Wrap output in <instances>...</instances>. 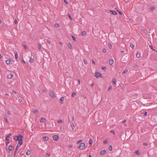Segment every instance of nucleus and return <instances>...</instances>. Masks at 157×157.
Listing matches in <instances>:
<instances>
[{"label": "nucleus", "mask_w": 157, "mask_h": 157, "mask_svg": "<svg viewBox=\"0 0 157 157\" xmlns=\"http://www.w3.org/2000/svg\"><path fill=\"white\" fill-rule=\"evenodd\" d=\"M92 140H91V139H90V141H89V143L90 144V145L91 146V145H92Z\"/></svg>", "instance_id": "nucleus-41"}, {"label": "nucleus", "mask_w": 157, "mask_h": 157, "mask_svg": "<svg viewBox=\"0 0 157 157\" xmlns=\"http://www.w3.org/2000/svg\"><path fill=\"white\" fill-rule=\"evenodd\" d=\"M134 153H135L136 155H139L140 154V153L138 151H136Z\"/></svg>", "instance_id": "nucleus-32"}, {"label": "nucleus", "mask_w": 157, "mask_h": 157, "mask_svg": "<svg viewBox=\"0 0 157 157\" xmlns=\"http://www.w3.org/2000/svg\"><path fill=\"white\" fill-rule=\"evenodd\" d=\"M26 154L27 155H29L30 154V151L29 150H28L26 152Z\"/></svg>", "instance_id": "nucleus-22"}, {"label": "nucleus", "mask_w": 157, "mask_h": 157, "mask_svg": "<svg viewBox=\"0 0 157 157\" xmlns=\"http://www.w3.org/2000/svg\"><path fill=\"white\" fill-rule=\"evenodd\" d=\"M147 112H145L144 114V115L145 116H147Z\"/></svg>", "instance_id": "nucleus-59"}, {"label": "nucleus", "mask_w": 157, "mask_h": 157, "mask_svg": "<svg viewBox=\"0 0 157 157\" xmlns=\"http://www.w3.org/2000/svg\"><path fill=\"white\" fill-rule=\"evenodd\" d=\"M33 112L35 114H38L39 113V111L38 109L33 110Z\"/></svg>", "instance_id": "nucleus-8"}, {"label": "nucleus", "mask_w": 157, "mask_h": 157, "mask_svg": "<svg viewBox=\"0 0 157 157\" xmlns=\"http://www.w3.org/2000/svg\"><path fill=\"white\" fill-rule=\"evenodd\" d=\"M54 26L56 27H58L59 26V25L58 23H56L54 25Z\"/></svg>", "instance_id": "nucleus-34"}, {"label": "nucleus", "mask_w": 157, "mask_h": 157, "mask_svg": "<svg viewBox=\"0 0 157 157\" xmlns=\"http://www.w3.org/2000/svg\"><path fill=\"white\" fill-rule=\"evenodd\" d=\"M17 152H16V151H14V157H16V155Z\"/></svg>", "instance_id": "nucleus-47"}, {"label": "nucleus", "mask_w": 157, "mask_h": 157, "mask_svg": "<svg viewBox=\"0 0 157 157\" xmlns=\"http://www.w3.org/2000/svg\"><path fill=\"white\" fill-rule=\"evenodd\" d=\"M22 46L25 49H26L27 48V46L23 44Z\"/></svg>", "instance_id": "nucleus-37"}, {"label": "nucleus", "mask_w": 157, "mask_h": 157, "mask_svg": "<svg viewBox=\"0 0 157 157\" xmlns=\"http://www.w3.org/2000/svg\"><path fill=\"white\" fill-rule=\"evenodd\" d=\"M12 135V134L11 133H9V134H7L6 135L5 139L6 140H9L10 136Z\"/></svg>", "instance_id": "nucleus-3"}, {"label": "nucleus", "mask_w": 157, "mask_h": 157, "mask_svg": "<svg viewBox=\"0 0 157 157\" xmlns=\"http://www.w3.org/2000/svg\"><path fill=\"white\" fill-rule=\"evenodd\" d=\"M34 61V60L32 58H31L30 59V60H29V62L30 63H32Z\"/></svg>", "instance_id": "nucleus-23"}, {"label": "nucleus", "mask_w": 157, "mask_h": 157, "mask_svg": "<svg viewBox=\"0 0 157 157\" xmlns=\"http://www.w3.org/2000/svg\"><path fill=\"white\" fill-rule=\"evenodd\" d=\"M86 34V31H83L82 33V36L85 35Z\"/></svg>", "instance_id": "nucleus-19"}, {"label": "nucleus", "mask_w": 157, "mask_h": 157, "mask_svg": "<svg viewBox=\"0 0 157 157\" xmlns=\"http://www.w3.org/2000/svg\"><path fill=\"white\" fill-rule=\"evenodd\" d=\"M110 132L111 133H113V134H115V132L113 130H111L110 131Z\"/></svg>", "instance_id": "nucleus-39"}, {"label": "nucleus", "mask_w": 157, "mask_h": 157, "mask_svg": "<svg viewBox=\"0 0 157 157\" xmlns=\"http://www.w3.org/2000/svg\"><path fill=\"white\" fill-rule=\"evenodd\" d=\"M9 154L10 155H11V154H12V153L11 152V151H9Z\"/></svg>", "instance_id": "nucleus-62"}, {"label": "nucleus", "mask_w": 157, "mask_h": 157, "mask_svg": "<svg viewBox=\"0 0 157 157\" xmlns=\"http://www.w3.org/2000/svg\"><path fill=\"white\" fill-rule=\"evenodd\" d=\"M13 77V74H10L7 75V78L9 79H12Z\"/></svg>", "instance_id": "nucleus-7"}, {"label": "nucleus", "mask_w": 157, "mask_h": 157, "mask_svg": "<svg viewBox=\"0 0 157 157\" xmlns=\"http://www.w3.org/2000/svg\"><path fill=\"white\" fill-rule=\"evenodd\" d=\"M136 56L137 58H139L140 57V53L138 52L136 54Z\"/></svg>", "instance_id": "nucleus-18"}, {"label": "nucleus", "mask_w": 157, "mask_h": 157, "mask_svg": "<svg viewBox=\"0 0 157 157\" xmlns=\"http://www.w3.org/2000/svg\"><path fill=\"white\" fill-rule=\"evenodd\" d=\"M64 100V97H62L60 99H59V101L61 104H62L63 101Z\"/></svg>", "instance_id": "nucleus-10"}, {"label": "nucleus", "mask_w": 157, "mask_h": 157, "mask_svg": "<svg viewBox=\"0 0 157 157\" xmlns=\"http://www.w3.org/2000/svg\"><path fill=\"white\" fill-rule=\"evenodd\" d=\"M108 46H109V48H112V45L111 44H110V43H109V44H108Z\"/></svg>", "instance_id": "nucleus-42"}, {"label": "nucleus", "mask_w": 157, "mask_h": 157, "mask_svg": "<svg viewBox=\"0 0 157 157\" xmlns=\"http://www.w3.org/2000/svg\"><path fill=\"white\" fill-rule=\"evenodd\" d=\"M126 120H124V121H122V123L123 124H124V125L125 126H126L127 125L126 124H125V123L126 122Z\"/></svg>", "instance_id": "nucleus-33"}, {"label": "nucleus", "mask_w": 157, "mask_h": 157, "mask_svg": "<svg viewBox=\"0 0 157 157\" xmlns=\"http://www.w3.org/2000/svg\"><path fill=\"white\" fill-rule=\"evenodd\" d=\"M64 2L67 4H68V2L66 0H64Z\"/></svg>", "instance_id": "nucleus-48"}, {"label": "nucleus", "mask_w": 157, "mask_h": 157, "mask_svg": "<svg viewBox=\"0 0 157 157\" xmlns=\"http://www.w3.org/2000/svg\"><path fill=\"white\" fill-rule=\"evenodd\" d=\"M50 95L51 96L52 98H54L55 97V95L52 92H51L50 93Z\"/></svg>", "instance_id": "nucleus-12"}, {"label": "nucleus", "mask_w": 157, "mask_h": 157, "mask_svg": "<svg viewBox=\"0 0 157 157\" xmlns=\"http://www.w3.org/2000/svg\"><path fill=\"white\" fill-rule=\"evenodd\" d=\"M149 47L151 49H152V50H154V51H155V50L154 49V48H153V47H152V46H151V45H150V46H149Z\"/></svg>", "instance_id": "nucleus-38"}, {"label": "nucleus", "mask_w": 157, "mask_h": 157, "mask_svg": "<svg viewBox=\"0 0 157 157\" xmlns=\"http://www.w3.org/2000/svg\"><path fill=\"white\" fill-rule=\"evenodd\" d=\"M73 146L72 145H69V147L70 148H71Z\"/></svg>", "instance_id": "nucleus-58"}, {"label": "nucleus", "mask_w": 157, "mask_h": 157, "mask_svg": "<svg viewBox=\"0 0 157 157\" xmlns=\"http://www.w3.org/2000/svg\"><path fill=\"white\" fill-rule=\"evenodd\" d=\"M92 63L94 64V65L96 64V63L94 61V60H92Z\"/></svg>", "instance_id": "nucleus-52"}, {"label": "nucleus", "mask_w": 157, "mask_h": 157, "mask_svg": "<svg viewBox=\"0 0 157 157\" xmlns=\"http://www.w3.org/2000/svg\"><path fill=\"white\" fill-rule=\"evenodd\" d=\"M143 144L145 145H147V143H144Z\"/></svg>", "instance_id": "nucleus-60"}, {"label": "nucleus", "mask_w": 157, "mask_h": 157, "mask_svg": "<svg viewBox=\"0 0 157 157\" xmlns=\"http://www.w3.org/2000/svg\"><path fill=\"white\" fill-rule=\"evenodd\" d=\"M23 136L21 135H20L19 136H15L13 137V139L15 141H18V144L20 145H21L23 143Z\"/></svg>", "instance_id": "nucleus-1"}, {"label": "nucleus", "mask_w": 157, "mask_h": 157, "mask_svg": "<svg viewBox=\"0 0 157 157\" xmlns=\"http://www.w3.org/2000/svg\"><path fill=\"white\" fill-rule=\"evenodd\" d=\"M11 62V60L10 59H8V60L6 61V63L7 64H10Z\"/></svg>", "instance_id": "nucleus-15"}, {"label": "nucleus", "mask_w": 157, "mask_h": 157, "mask_svg": "<svg viewBox=\"0 0 157 157\" xmlns=\"http://www.w3.org/2000/svg\"><path fill=\"white\" fill-rule=\"evenodd\" d=\"M68 47H69V48L70 49L71 48H72V45L70 43H69L68 44Z\"/></svg>", "instance_id": "nucleus-25"}, {"label": "nucleus", "mask_w": 157, "mask_h": 157, "mask_svg": "<svg viewBox=\"0 0 157 157\" xmlns=\"http://www.w3.org/2000/svg\"><path fill=\"white\" fill-rule=\"evenodd\" d=\"M113 83V84H115L116 83V80L115 79H113L112 81Z\"/></svg>", "instance_id": "nucleus-31"}, {"label": "nucleus", "mask_w": 157, "mask_h": 157, "mask_svg": "<svg viewBox=\"0 0 157 157\" xmlns=\"http://www.w3.org/2000/svg\"><path fill=\"white\" fill-rule=\"evenodd\" d=\"M14 23L15 24H17V20L16 19L14 20Z\"/></svg>", "instance_id": "nucleus-50"}, {"label": "nucleus", "mask_w": 157, "mask_h": 157, "mask_svg": "<svg viewBox=\"0 0 157 157\" xmlns=\"http://www.w3.org/2000/svg\"><path fill=\"white\" fill-rule=\"evenodd\" d=\"M78 84H80V80H78Z\"/></svg>", "instance_id": "nucleus-64"}, {"label": "nucleus", "mask_w": 157, "mask_h": 157, "mask_svg": "<svg viewBox=\"0 0 157 157\" xmlns=\"http://www.w3.org/2000/svg\"><path fill=\"white\" fill-rule=\"evenodd\" d=\"M150 9L152 11L154 10V9H155V8L154 7L152 6L151 7Z\"/></svg>", "instance_id": "nucleus-30"}, {"label": "nucleus", "mask_w": 157, "mask_h": 157, "mask_svg": "<svg viewBox=\"0 0 157 157\" xmlns=\"http://www.w3.org/2000/svg\"><path fill=\"white\" fill-rule=\"evenodd\" d=\"M109 12H111V14L113 15H116L117 14V12L115 11H113L111 10H109L107 12V13H109Z\"/></svg>", "instance_id": "nucleus-5"}, {"label": "nucleus", "mask_w": 157, "mask_h": 157, "mask_svg": "<svg viewBox=\"0 0 157 157\" xmlns=\"http://www.w3.org/2000/svg\"><path fill=\"white\" fill-rule=\"evenodd\" d=\"M41 46L40 43L38 44V48L39 50H40L41 48Z\"/></svg>", "instance_id": "nucleus-21"}, {"label": "nucleus", "mask_w": 157, "mask_h": 157, "mask_svg": "<svg viewBox=\"0 0 157 157\" xmlns=\"http://www.w3.org/2000/svg\"><path fill=\"white\" fill-rule=\"evenodd\" d=\"M130 47L132 49H134V46L133 44H131Z\"/></svg>", "instance_id": "nucleus-40"}, {"label": "nucleus", "mask_w": 157, "mask_h": 157, "mask_svg": "<svg viewBox=\"0 0 157 157\" xmlns=\"http://www.w3.org/2000/svg\"><path fill=\"white\" fill-rule=\"evenodd\" d=\"M5 121L6 122V123H8V121L7 119L6 118H5Z\"/></svg>", "instance_id": "nucleus-53"}, {"label": "nucleus", "mask_w": 157, "mask_h": 157, "mask_svg": "<svg viewBox=\"0 0 157 157\" xmlns=\"http://www.w3.org/2000/svg\"><path fill=\"white\" fill-rule=\"evenodd\" d=\"M63 122V121L61 120H60L57 121V123H62Z\"/></svg>", "instance_id": "nucleus-26"}, {"label": "nucleus", "mask_w": 157, "mask_h": 157, "mask_svg": "<svg viewBox=\"0 0 157 157\" xmlns=\"http://www.w3.org/2000/svg\"><path fill=\"white\" fill-rule=\"evenodd\" d=\"M103 143L104 144H105L107 143V141L106 140L104 141Z\"/></svg>", "instance_id": "nucleus-55"}, {"label": "nucleus", "mask_w": 157, "mask_h": 157, "mask_svg": "<svg viewBox=\"0 0 157 157\" xmlns=\"http://www.w3.org/2000/svg\"><path fill=\"white\" fill-rule=\"evenodd\" d=\"M68 16L69 17V18L71 20H72V19L71 17V16H70V15L69 14H68Z\"/></svg>", "instance_id": "nucleus-49"}, {"label": "nucleus", "mask_w": 157, "mask_h": 157, "mask_svg": "<svg viewBox=\"0 0 157 157\" xmlns=\"http://www.w3.org/2000/svg\"><path fill=\"white\" fill-rule=\"evenodd\" d=\"M13 92L14 93L16 94V92L15 90H13Z\"/></svg>", "instance_id": "nucleus-63"}, {"label": "nucleus", "mask_w": 157, "mask_h": 157, "mask_svg": "<svg viewBox=\"0 0 157 157\" xmlns=\"http://www.w3.org/2000/svg\"><path fill=\"white\" fill-rule=\"evenodd\" d=\"M7 113H8V114H9V115H10V114H11V113H10V111H8L7 112Z\"/></svg>", "instance_id": "nucleus-57"}, {"label": "nucleus", "mask_w": 157, "mask_h": 157, "mask_svg": "<svg viewBox=\"0 0 157 157\" xmlns=\"http://www.w3.org/2000/svg\"><path fill=\"white\" fill-rule=\"evenodd\" d=\"M59 139V136H58L55 135L53 137V139L54 140L57 141Z\"/></svg>", "instance_id": "nucleus-6"}, {"label": "nucleus", "mask_w": 157, "mask_h": 157, "mask_svg": "<svg viewBox=\"0 0 157 157\" xmlns=\"http://www.w3.org/2000/svg\"><path fill=\"white\" fill-rule=\"evenodd\" d=\"M117 11H118V13L120 14H121V15H122V13L121 12V11H119V10H117Z\"/></svg>", "instance_id": "nucleus-51"}, {"label": "nucleus", "mask_w": 157, "mask_h": 157, "mask_svg": "<svg viewBox=\"0 0 157 157\" xmlns=\"http://www.w3.org/2000/svg\"><path fill=\"white\" fill-rule=\"evenodd\" d=\"M45 121V119L44 118H41L40 120V121L41 122H44Z\"/></svg>", "instance_id": "nucleus-17"}, {"label": "nucleus", "mask_w": 157, "mask_h": 157, "mask_svg": "<svg viewBox=\"0 0 157 157\" xmlns=\"http://www.w3.org/2000/svg\"><path fill=\"white\" fill-rule=\"evenodd\" d=\"M19 144H18L17 145L16 148L15 149V151H16L17 152V150H18V148H19V147L21 145H20V144H19Z\"/></svg>", "instance_id": "nucleus-11"}, {"label": "nucleus", "mask_w": 157, "mask_h": 157, "mask_svg": "<svg viewBox=\"0 0 157 157\" xmlns=\"http://www.w3.org/2000/svg\"><path fill=\"white\" fill-rule=\"evenodd\" d=\"M83 61H84V62L85 64H86L87 63L86 60H85V59H84Z\"/></svg>", "instance_id": "nucleus-45"}, {"label": "nucleus", "mask_w": 157, "mask_h": 157, "mask_svg": "<svg viewBox=\"0 0 157 157\" xmlns=\"http://www.w3.org/2000/svg\"><path fill=\"white\" fill-rule=\"evenodd\" d=\"M109 150L110 151H111L112 150V147L111 145H109Z\"/></svg>", "instance_id": "nucleus-27"}, {"label": "nucleus", "mask_w": 157, "mask_h": 157, "mask_svg": "<svg viewBox=\"0 0 157 157\" xmlns=\"http://www.w3.org/2000/svg\"><path fill=\"white\" fill-rule=\"evenodd\" d=\"M9 143V140H7V141L6 142V146Z\"/></svg>", "instance_id": "nucleus-44"}, {"label": "nucleus", "mask_w": 157, "mask_h": 157, "mask_svg": "<svg viewBox=\"0 0 157 157\" xmlns=\"http://www.w3.org/2000/svg\"><path fill=\"white\" fill-rule=\"evenodd\" d=\"M71 126L72 129L73 130L75 127L74 125L73 124H71Z\"/></svg>", "instance_id": "nucleus-24"}, {"label": "nucleus", "mask_w": 157, "mask_h": 157, "mask_svg": "<svg viewBox=\"0 0 157 157\" xmlns=\"http://www.w3.org/2000/svg\"><path fill=\"white\" fill-rule=\"evenodd\" d=\"M85 147V144L84 143H81L78 147V148L80 149H83Z\"/></svg>", "instance_id": "nucleus-2"}, {"label": "nucleus", "mask_w": 157, "mask_h": 157, "mask_svg": "<svg viewBox=\"0 0 157 157\" xmlns=\"http://www.w3.org/2000/svg\"><path fill=\"white\" fill-rule=\"evenodd\" d=\"M109 63L110 65H112L113 63V59H110L109 60Z\"/></svg>", "instance_id": "nucleus-9"}, {"label": "nucleus", "mask_w": 157, "mask_h": 157, "mask_svg": "<svg viewBox=\"0 0 157 157\" xmlns=\"http://www.w3.org/2000/svg\"><path fill=\"white\" fill-rule=\"evenodd\" d=\"M128 71V70L126 69V70H124L122 72V74H124L126 73V72H127Z\"/></svg>", "instance_id": "nucleus-35"}, {"label": "nucleus", "mask_w": 157, "mask_h": 157, "mask_svg": "<svg viewBox=\"0 0 157 157\" xmlns=\"http://www.w3.org/2000/svg\"><path fill=\"white\" fill-rule=\"evenodd\" d=\"M102 51L103 52H104V53H105L106 52V50L105 48H103L102 50Z\"/></svg>", "instance_id": "nucleus-46"}, {"label": "nucleus", "mask_w": 157, "mask_h": 157, "mask_svg": "<svg viewBox=\"0 0 157 157\" xmlns=\"http://www.w3.org/2000/svg\"><path fill=\"white\" fill-rule=\"evenodd\" d=\"M105 151L104 150L101 151V155H102L104 154L105 153Z\"/></svg>", "instance_id": "nucleus-20"}, {"label": "nucleus", "mask_w": 157, "mask_h": 157, "mask_svg": "<svg viewBox=\"0 0 157 157\" xmlns=\"http://www.w3.org/2000/svg\"><path fill=\"white\" fill-rule=\"evenodd\" d=\"M112 86L111 85L108 88V91H109L110 89H112Z\"/></svg>", "instance_id": "nucleus-28"}, {"label": "nucleus", "mask_w": 157, "mask_h": 157, "mask_svg": "<svg viewBox=\"0 0 157 157\" xmlns=\"http://www.w3.org/2000/svg\"><path fill=\"white\" fill-rule=\"evenodd\" d=\"M71 36H72L73 40H74L75 41H76V38H75V37L74 36H73L72 35Z\"/></svg>", "instance_id": "nucleus-29"}, {"label": "nucleus", "mask_w": 157, "mask_h": 157, "mask_svg": "<svg viewBox=\"0 0 157 157\" xmlns=\"http://www.w3.org/2000/svg\"><path fill=\"white\" fill-rule=\"evenodd\" d=\"M72 121H74V120L75 118H74V117L73 116H72Z\"/></svg>", "instance_id": "nucleus-56"}, {"label": "nucleus", "mask_w": 157, "mask_h": 157, "mask_svg": "<svg viewBox=\"0 0 157 157\" xmlns=\"http://www.w3.org/2000/svg\"><path fill=\"white\" fill-rule=\"evenodd\" d=\"M15 59H17L18 57V55L17 54V52L16 51H15Z\"/></svg>", "instance_id": "nucleus-13"}, {"label": "nucleus", "mask_w": 157, "mask_h": 157, "mask_svg": "<svg viewBox=\"0 0 157 157\" xmlns=\"http://www.w3.org/2000/svg\"><path fill=\"white\" fill-rule=\"evenodd\" d=\"M43 138L44 140H45V141L48 140L49 139L48 137V136H44V137H43Z\"/></svg>", "instance_id": "nucleus-16"}, {"label": "nucleus", "mask_w": 157, "mask_h": 157, "mask_svg": "<svg viewBox=\"0 0 157 157\" xmlns=\"http://www.w3.org/2000/svg\"><path fill=\"white\" fill-rule=\"evenodd\" d=\"M46 157H48L49 156V154L48 153H47V154L46 155Z\"/></svg>", "instance_id": "nucleus-54"}, {"label": "nucleus", "mask_w": 157, "mask_h": 157, "mask_svg": "<svg viewBox=\"0 0 157 157\" xmlns=\"http://www.w3.org/2000/svg\"><path fill=\"white\" fill-rule=\"evenodd\" d=\"M13 147L12 145H10L9 147V151H11L13 149Z\"/></svg>", "instance_id": "nucleus-14"}, {"label": "nucleus", "mask_w": 157, "mask_h": 157, "mask_svg": "<svg viewBox=\"0 0 157 157\" xmlns=\"http://www.w3.org/2000/svg\"><path fill=\"white\" fill-rule=\"evenodd\" d=\"M95 76L97 78H98L99 77H101V75L99 72H96L95 75Z\"/></svg>", "instance_id": "nucleus-4"}, {"label": "nucleus", "mask_w": 157, "mask_h": 157, "mask_svg": "<svg viewBox=\"0 0 157 157\" xmlns=\"http://www.w3.org/2000/svg\"><path fill=\"white\" fill-rule=\"evenodd\" d=\"M22 101V100L21 99H19L18 100V101L19 102H21V101Z\"/></svg>", "instance_id": "nucleus-61"}, {"label": "nucleus", "mask_w": 157, "mask_h": 157, "mask_svg": "<svg viewBox=\"0 0 157 157\" xmlns=\"http://www.w3.org/2000/svg\"><path fill=\"white\" fill-rule=\"evenodd\" d=\"M76 93L75 92H73L72 94V96L73 97H74L76 95Z\"/></svg>", "instance_id": "nucleus-36"}, {"label": "nucleus", "mask_w": 157, "mask_h": 157, "mask_svg": "<svg viewBox=\"0 0 157 157\" xmlns=\"http://www.w3.org/2000/svg\"><path fill=\"white\" fill-rule=\"evenodd\" d=\"M101 68L103 70H105L106 69V68L105 67H101Z\"/></svg>", "instance_id": "nucleus-43"}]
</instances>
